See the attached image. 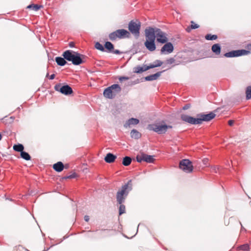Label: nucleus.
<instances>
[{"label":"nucleus","mask_w":251,"mask_h":251,"mask_svg":"<svg viewBox=\"0 0 251 251\" xmlns=\"http://www.w3.org/2000/svg\"><path fill=\"white\" fill-rule=\"evenodd\" d=\"M216 116V114L213 112L204 114H201L198 115V118H195L187 115H182L181 118L182 120L188 123L197 125L201 124L202 121L208 122L213 119Z\"/></svg>","instance_id":"1"},{"label":"nucleus","mask_w":251,"mask_h":251,"mask_svg":"<svg viewBox=\"0 0 251 251\" xmlns=\"http://www.w3.org/2000/svg\"><path fill=\"white\" fill-rule=\"evenodd\" d=\"M81 56L80 53L71 50H66L63 53L64 58L69 61H72L75 65H79L82 63Z\"/></svg>","instance_id":"2"},{"label":"nucleus","mask_w":251,"mask_h":251,"mask_svg":"<svg viewBox=\"0 0 251 251\" xmlns=\"http://www.w3.org/2000/svg\"><path fill=\"white\" fill-rule=\"evenodd\" d=\"M131 181L129 180L128 182L122 186L121 189L117 192L116 199L118 203L119 204H122L125 202L126 198L129 192L131 190Z\"/></svg>","instance_id":"3"},{"label":"nucleus","mask_w":251,"mask_h":251,"mask_svg":"<svg viewBox=\"0 0 251 251\" xmlns=\"http://www.w3.org/2000/svg\"><path fill=\"white\" fill-rule=\"evenodd\" d=\"M172 128V126L167 125L164 123V122L150 124L148 125L147 127L149 130L153 131L158 134H164L167 132L168 129H171Z\"/></svg>","instance_id":"4"},{"label":"nucleus","mask_w":251,"mask_h":251,"mask_svg":"<svg viewBox=\"0 0 251 251\" xmlns=\"http://www.w3.org/2000/svg\"><path fill=\"white\" fill-rule=\"evenodd\" d=\"M121 91L120 86L118 84H114L108 87L103 91V96L109 99L114 98Z\"/></svg>","instance_id":"5"},{"label":"nucleus","mask_w":251,"mask_h":251,"mask_svg":"<svg viewBox=\"0 0 251 251\" xmlns=\"http://www.w3.org/2000/svg\"><path fill=\"white\" fill-rule=\"evenodd\" d=\"M148 32H153V35L155 36V39L157 42L164 44L168 41L167 34L166 33L163 32L159 28H153L150 27L149 29H146Z\"/></svg>","instance_id":"6"},{"label":"nucleus","mask_w":251,"mask_h":251,"mask_svg":"<svg viewBox=\"0 0 251 251\" xmlns=\"http://www.w3.org/2000/svg\"><path fill=\"white\" fill-rule=\"evenodd\" d=\"M153 32H148L145 30L146 41L145 46L146 48L151 51H154L156 49L155 44V37L153 35Z\"/></svg>","instance_id":"7"},{"label":"nucleus","mask_w":251,"mask_h":251,"mask_svg":"<svg viewBox=\"0 0 251 251\" xmlns=\"http://www.w3.org/2000/svg\"><path fill=\"white\" fill-rule=\"evenodd\" d=\"M128 27L129 31L133 35L136 37H139L141 28V23L139 21L137 20L135 22L133 20L131 21L128 24Z\"/></svg>","instance_id":"8"},{"label":"nucleus","mask_w":251,"mask_h":251,"mask_svg":"<svg viewBox=\"0 0 251 251\" xmlns=\"http://www.w3.org/2000/svg\"><path fill=\"white\" fill-rule=\"evenodd\" d=\"M179 168L184 172L189 173L192 172L193 166L189 159H183L179 163Z\"/></svg>","instance_id":"9"},{"label":"nucleus","mask_w":251,"mask_h":251,"mask_svg":"<svg viewBox=\"0 0 251 251\" xmlns=\"http://www.w3.org/2000/svg\"><path fill=\"white\" fill-rule=\"evenodd\" d=\"M54 89L56 91L60 92L65 95H71L73 93L72 88L68 85L61 86V84H57L55 85Z\"/></svg>","instance_id":"10"},{"label":"nucleus","mask_w":251,"mask_h":251,"mask_svg":"<svg viewBox=\"0 0 251 251\" xmlns=\"http://www.w3.org/2000/svg\"><path fill=\"white\" fill-rule=\"evenodd\" d=\"M174 46L171 42H166V44L162 47L161 49V53L162 54H169L174 50Z\"/></svg>","instance_id":"11"},{"label":"nucleus","mask_w":251,"mask_h":251,"mask_svg":"<svg viewBox=\"0 0 251 251\" xmlns=\"http://www.w3.org/2000/svg\"><path fill=\"white\" fill-rule=\"evenodd\" d=\"M150 69L149 66L143 65V66H137L133 69V72L137 74H141L145 71Z\"/></svg>","instance_id":"12"},{"label":"nucleus","mask_w":251,"mask_h":251,"mask_svg":"<svg viewBox=\"0 0 251 251\" xmlns=\"http://www.w3.org/2000/svg\"><path fill=\"white\" fill-rule=\"evenodd\" d=\"M139 123V120L136 118H132L126 121L124 125L125 128L129 127L131 125H136Z\"/></svg>","instance_id":"13"},{"label":"nucleus","mask_w":251,"mask_h":251,"mask_svg":"<svg viewBox=\"0 0 251 251\" xmlns=\"http://www.w3.org/2000/svg\"><path fill=\"white\" fill-rule=\"evenodd\" d=\"M117 32L119 35V38L122 39L126 37H129L130 33L126 29H121L117 30Z\"/></svg>","instance_id":"14"},{"label":"nucleus","mask_w":251,"mask_h":251,"mask_svg":"<svg viewBox=\"0 0 251 251\" xmlns=\"http://www.w3.org/2000/svg\"><path fill=\"white\" fill-rule=\"evenodd\" d=\"M163 72H158L156 73L147 76L145 77L146 81H152L157 79L160 75Z\"/></svg>","instance_id":"15"},{"label":"nucleus","mask_w":251,"mask_h":251,"mask_svg":"<svg viewBox=\"0 0 251 251\" xmlns=\"http://www.w3.org/2000/svg\"><path fill=\"white\" fill-rule=\"evenodd\" d=\"M211 50L216 55H220L221 51L220 45L219 44H214L211 47Z\"/></svg>","instance_id":"16"},{"label":"nucleus","mask_w":251,"mask_h":251,"mask_svg":"<svg viewBox=\"0 0 251 251\" xmlns=\"http://www.w3.org/2000/svg\"><path fill=\"white\" fill-rule=\"evenodd\" d=\"M116 158V156H115L112 153H108L106 154V156L105 157L104 160L107 163H111L113 162Z\"/></svg>","instance_id":"17"},{"label":"nucleus","mask_w":251,"mask_h":251,"mask_svg":"<svg viewBox=\"0 0 251 251\" xmlns=\"http://www.w3.org/2000/svg\"><path fill=\"white\" fill-rule=\"evenodd\" d=\"M64 168V166L62 162H58L53 165V169L57 172H61Z\"/></svg>","instance_id":"18"},{"label":"nucleus","mask_w":251,"mask_h":251,"mask_svg":"<svg viewBox=\"0 0 251 251\" xmlns=\"http://www.w3.org/2000/svg\"><path fill=\"white\" fill-rule=\"evenodd\" d=\"M131 137L135 139H138L141 137V134L136 129H132L130 132Z\"/></svg>","instance_id":"19"},{"label":"nucleus","mask_w":251,"mask_h":251,"mask_svg":"<svg viewBox=\"0 0 251 251\" xmlns=\"http://www.w3.org/2000/svg\"><path fill=\"white\" fill-rule=\"evenodd\" d=\"M65 58L63 57V58L61 57H56L55 58V61L57 64L59 66H63L67 63L66 61L65 60Z\"/></svg>","instance_id":"20"},{"label":"nucleus","mask_w":251,"mask_h":251,"mask_svg":"<svg viewBox=\"0 0 251 251\" xmlns=\"http://www.w3.org/2000/svg\"><path fill=\"white\" fill-rule=\"evenodd\" d=\"M24 146L21 144L14 145L13 146V150L16 151L20 152V153L24 151Z\"/></svg>","instance_id":"21"},{"label":"nucleus","mask_w":251,"mask_h":251,"mask_svg":"<svg viewBox=\"0 0 251 251\" xmlns=\"http://www.w3.org/2000/svg\"><path fill=\"white\" fill-rule=\"evenodd\" d=\"M132 159L129 156H126L123 158L122 164L125 166H129L131 163Z\"/></svg>","instance_id":"22"},{"label":"nucleus","mask_w":251,"mask_h":251,"mask_svg":"<svg viewBox=\"0 0 251 251\" xmlns=\"http://www.w3.org/2000/svg\"><path fill=\"white\" fill-rule=\"evenodd\" d=\"M144 161L147 163H152L153 162L154 159L153 156L149 155L147 154H144Z\"/></svg>","instance_id":"23"},{"label":"nucleus","mask_w":251,"mask_h":251,"mask_svg":"<svg viewBox=\"0 0 251 251\" xmlns=\"http://www.w3.org/2000/svg\"><path fill=\"white\" fill-rule=\"evenodd\" d=\"M163 64V62L159 60H155L153 64L149 65L150 69H152L155 67H158L161 66Z\"/></svg>","instance_id":"24"},{"label":"nucleus","mask_w":251,"mask_h":251,"mask_svg":"<svg viewBox=\"0 0 251 251\" xmlns=\"http://www.w3.org/2000/svg\"><path fill=\"white\" fill-rule=\"evenodd\" d=\"M236 55L237 56L247 55L250 53V51L245 50H236Z\"/></svg>","instance_id":"25"},{"label":"nucleus","mask_w":251,"mask_h":251,"mask_svg":"<svg viewBox=\"0 0 251 251\" xmlns=\"http://www.w3.org/2000/svg\"><path fill=\"white\" fill-rule=\"evenodd\" d=\"M109 38L111 41H114L116 40L117 38H119V35L117 32V30L110 33L109 34Z\"/></svg>","instance_id":"26"},{"label":"nucleus","mask_w":251,"mask_h":251,"mask_svg":"<svg viewBox=\"0 0 251 251\" xmlns=\"http://www.w3.org/2000/svg\"><path fill=\"white\" fill-rule=\"evenodd\" d=\"M109 38L111 41H114L116 40L117 38H119V35L117 32V30L110 33L109 34Z\"/></svg>","instance_id":"27"},{"label":"nucleus","mask_w":251,"mask_h":251,"mask_svg":"<svg viewBox=\"0 0 251 251\" xmlns=\"http://www.w3.org/2000/svg\"><path fill=\"white\" fill-rule=\"evenodd\" d=\"M21 156L22 158L25 160H29L31 159L30 155L26 152L24 151L20 153Z\"/></svg>","instance_id":"28"},{"label":"nucleus","mask_w":251,"mask_h":251,"mask_svg":"<svg viewBox=\"0 0 251 251\" xmlns=\"http://www.w3.org/2000/svg\"><path fill=\"white\" fill-rule=\"evenodd\" d=\"M224 56L226 57H237L236 50L231 51L228 52H226L224 54Z\"/></svg>","instance_id":"29"},{"label":"nucleus","mask_w":251,"mask_h":251,"mask_svg":"<svg viewBox=\"0 0 251 251\" xmlns=\"http://www.w3.org/2000/svg\"><path fill=\"white\" fill-rule=\"evenodd\" d=\"M191 25L190 28L188 27L186 29L187 32H190L191 29H196L199 27V25L197 24H196L193 21H191Z\"/></svg>","instance_id":"30"},{"label":"nucleus","mask_w":251,"mask_h":251,"mask_svg":"<svg viewBox=\"0 0 251 251\" xmlns=\"http://www.w3.org/2000/svg\"><path fill=\"white\" fill-rule=\"evenodd\" d=\"M246 99L250 100L251 99V86L247 87L246 90Z\"/></svg>","instance_id":"31"},{"label":"nucleus","mask_w":251,"mask_h":251,"mask_svg":"<svg viewBox=\"0 0 251 251\" xmlns=\"http://www.w3.org/2000/svg\"><path fill=\"white\" fill-rule=\"evenodd\" d=\"M205 39L207 40H214L217 39V36L216 35H211L208 34L205 36Z\"/></svg>","instance_id":"32"},{"label":"nucleus","mask_w":251,"mask_h":251,"mask_svg":"<svg viewBox=\"0 0 251 251\" xmlns=\"http://www.w3.org/2000/svg\"><path fill=\"white\" fill-rule=\"evenodd\" d=\"M42 7V6L41 5H39L38 4H30V5H29L28 6H27V8H32L33 10H35V11H37L41 7Z\"/></svg>","instance_id":"33"},{"label":"nucleus","mask_w":251,"mask_h":251,"mask_svg":"<svg viewBox=\"0 0 251 251\" xmlns=\"http://www.w3.org/2000/svg\"><path fill=\"white\" fill-rule=\"evenodd\" d=\"M249 249L250 246L248 244L242 245L238 247V250L241 251H248Z\"/></svg>","instance_id":"34"},{"label":"nucleus","mask_w":251,"mask_h":251,"mask_svg":"<svg viewBox=\"0 0 251 251\" xmlns=\"http://www.w3.org/2000/svg\"><path fill=\"white\" fill-rule=\"evenodd\" d=\"M105 48L109 51H111L114 49V46L111 42H106L105 44Z\"/></svg>","instance_id":"35"},{"label":"nucleus","mask_w":251,"mask_h":251,"mask_svg":"<svg viewBox=\"0 0 251 251\" xmlns=\"http://www.w3.org/2000/svg\"><path fill=\"white\" fill-rule=\"evenodd\" d=\"M144 153H141L140 155H137L136 156V160L138 162H141L142 161H144Z\"/></svg>","instance_id":"36"},{"label":"nucleus","mask_w":251,"mask_h":251,"mask_svg":"<svg viewBox=\"0 0 251 251\" xmlns=\"http://www.w3.org/2000/svg\"><path fill=\"white\" fill-rule=\"evenodd\" d=\"M95 48L100 51H104V50L102 45L99 42H97L96 43Z\"/></svg>","instance_id":"37"},{"label":"nucleus","mask_w":251,"mask_h":251,"mask_svg":"<svg viewBox=\"0 0 251 251\" xmlns=\"http://www.w3.org/2000/svg\"><path fill=\"white\" fill-rule=\"evenodd\" d=\"M125 206L121 204L119 207V214L122 215L125 212Z\"/></svg>","instance_id":"38"},{"label":"nucleus","mask_w":251,"mask_h":251,"mask_svg":"<svg viewBox=\"0 0 251 251\" xmlns=\"http://www.w3.org/2000/svg\"><path fill=\"white\" fill-rule=\"evenodd\" d=\"M175 59L173 57L170 58L166 60V63L167 64H170V65L173 64V63H175Z\"/></svg>","instance_id":"39"},{"label":"nucleus","mask_w":251,"mask_h":251,"mask_svg":"<svg viewBox=\"0 0 251 251\" xmlns=\"http://www.w3.org/2000/svg\"><path fill=\"white\" fill-rule=\"evenodd\" d=\"M75 176H76V174L75 173H74L71 175L66 176V178H75Z\"/></svg>","instance_id":"40"},{"label":"nucleus","mask_w":251,"mask_h":251,"mask_svg":"<svg viewBox=\"0 0 251 251\" xmlns=\"http://www.w3.org/2000/svg\"><path fill=\"white\" fill-rule=\"evenodd\" d=\"M128 79V77L126 76H121L119 78V80L122 81L124 80H127Z\"/></svg>","instance_id":"41"},{"label":"nucleus","mask_w":251,"mask_h":251,"mask_svg":"<svg viewBox=\"0 0 251 251\" xmlns=\"http://www.w3.org/2000/svg\"><path fill=\"white\" fill-rule=\"evenodd\" d=\"M113 52L116 54H120L121 53V51L118 50H115L113 51Z\"/></svg>","instance_id":"42"},{"label":"nucleus","mask_w":251,"mask_h":251,"mask_svg":"<svg viewBox=\"0 0 251 251\" xmlns=\"http://www.w3.org/2000/svg\"><path fill=\"white\" fill-rule=\"evenodd\" d=\"M84 219L86 222H88L89 220V216L88 215H85L84 217Z\"/></svg>","instance_id":"43"},{"label":"nucleus","mask_w":251,"mask_h":251,"mask_svg":"<svg viewBox=\"0 0 251 251\" xmlns=\"http://www.w3.org/2000/svg\"><path fill=\"white\" fill-rule=\"evenodd\" d=\"M228 124L230 126H232L234 124V121L233 120H229L228 122Z\"/></svg>","instance_id":"44"},{"label":"nucleus","mask_w":251,"mask_h":251,"mask_svg":"<svg viewBox=\"0 0 251 251\" xmlns=\"http://www.w3.org/2000/svg\"><path fill=\"white\" fill-rule=\"evenodd\" d=\"M55 77V75L54 74H52L51 75H50V79L52 80V79H53Z\"/></svg>","instance_id":"45"},{"label":"nucleus","mask_w":251,"mask_h":251,"mask_svg":"<svg viewBox=\"0 0 251 251\" xmlns=\"http://www.w3.org/2000/svg\"><path fill=\"white\" fill-rule=\"evenodd\" d=\"M213 172H214L215 173H217V170H218V168L216 167H214L213 168Z\"/></svg>","instance_id":"46"},{"label":"nucleus","mask_w":251,"mask_h":251,"mask_svg":"<svg viewBox=\"0 0 251 251\" xmlns=\"http://www.w3.org/2000/svg\"><path fill=\"white\" fill-rule=\"evenodd\" d=\"M189 106L188 105H185L184 106H183V109L184 110H186V109H187L189 108Z\"/></svg>","instance_id":"47"},{"label":"nucleus","mask_w":251,"mask_h":251,"mask_svg":"<svg viewBox=\"0 0 251 251\" xmlns=\"http://www.w3.org/2000/svg\"><path fill=\"white\" fill-rule=\"evenodd\" d=\"M70 47H73V43H71L70 44Z\"/></svg>","instance_id":"48"},{"label":"nucleus","mask_w":251,"mask_h":251,"mask_svg":"<svg viewBox=\"0 0 251 251\" xmlns=\"http://www.w3.org/2000/svg\"><path fill=\"white\" fill-rule=\"evenodd\" d=\"M1 138H2L1 134H0V140L1 139Z\"/></svg>","instance_id":"49"},{"label":"nucleus","mask_w":251,"mask_h":251,"mask_svg":"<svg viewBox=\"0 0 251 251\" xmlns=\"http://www.w3.org/2000/svg\"><path fill=\"white\" fill-rule=\"evenodd\" d=\"M244 229H244V227L242 226V227H241V230H244Z\"/></svg>","instance_id":"50"},{"label":"nucleus","mask_w":251,"mask_h":251,"mask_svg":"<svg viewBox=\"0 0 251 251\" xmlns=\"http://www.w3.org/2000/svg\"><path fill=\"white\" fill-rule=\"evenodd\" d=\"M48 75H49V74L48 73V74H47V76H46L47 77V76H48Z\"/></svg>","instance_id":"51"}]
</instances>
